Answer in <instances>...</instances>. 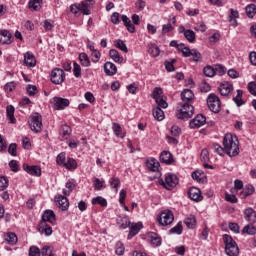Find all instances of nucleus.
Wrapping results in <instances>:
<instances>
[{"label": "nucleus", "mask_w": 256, "mask_h": 256, "mask_svg": "<svg viewBox=\"0 0 256 256\" xmlns=\"http://www.w3.org/2000/svg\"><path fill=\"white\" fill-rule=\"evenodd\" d=\"M109 184H110V187H112V189H115L117 193V191H119V187H121V180H119V178L117 177H112L109 180Z\"/></svg>", "instance_id": "37998d69"}, {"label": "nucleus", "mask_w": 256, "mask_h": 256, "mask_svg": "<svg viewBox=\"0 0 256 256\" xmlns=\"http://www.w3.org/2000/svg\"><path fill=\"white\" fill-rule=\"evenodd\" d=\"M55 221V212H53V210L44 211L41 223H51L52 225H55Z\"/></svg>", "instance_id": "2eb2a0df"}, {"label": "nucleus", "mask_w": 256, "mask_h": 256, "mask_svg": "<svg viewBox=\"0 0 256 256\" xmlns=\"http://www.w3.org/2000/svg\"><path fill=\"white\" fill-rule=\"evenodd\" d=\"M255 193V187L253 185H247L243 191L240 193L241 199H247L250 195Z\"/></svg>", "instance_id": "bb28decb"}, {"label": "nucleus", "mask_w": 256, "mask_h": 256, "mask_svg": "<svg viewBox=\"0 0 256 256\" xmlns=\"http://www.w3.org/2000/svg\"><path fill=\"white\" fill-rule=\"evenodd\" d=\"M244 218L250 224L256 223V212L253 210V208H247L244 210Z\"/></svg>", "instance_id": "aec40b11"}, {"label": "nucleus", "mask_w": 256, "mask_h": 256, "mask_svg": "<svg viewBox=\"0 0 256 256\" xmlns=\"http://www.w3.org/2000/svg\"><path fill=\"white\" fill-rule=\"evenodd\" d=\"M152 115L156 121H163L165 119V112L159 107L153 108Z\"/></svg>", "instance_id": "c756f323"}, {"label": "nucleus", "mask_w": 256, "mask_h": 256, "mask_svg": "<svg viewBox=\"0 0 256 256\" xmlns=\"http://www.w3.org/2000/svg\"><path fill=\"white\" fill-rule=\"evenodd\" d=\"M178 183H179V178H177V175L171 174V173L165 175V180L164 179L159 180V184L163 185L164 188L167 189L168 191H171V189H175Z\"/></svg>", "instance_id": "423d86ee"}, {"label": "nucleus", "mask_w": 256, "mask_h": 256, "mask_svg": "<svg viewBox=\"0 0 256 256\" xmlns=\"http://www.w3.org/2000/svg\"><path fill=\"white\" fill-rule=\"evenodd\" d=\"M121 19L125 27L127 28V31H129V33H135V25L131 23L129 17H127V15H122Z\"/></svg>", "instance_id": "cd10ccee"}, {"label": "nucleus", "mask_w": 256, "mask_h": 256, "mask_svg": "<svg viewBox=\"0 0 256 256\" xmlns=\"http://www.w3.org/2000/svg\"><path fill=\"white\" fill-rule=\"evenodd\" d=\"M64 167L69 169V171H75V169H77V161L73 158H68L67 162L64 164Z\"/></svg>", "instance_id": "79ce46f5"}, {"label": "nucleus", "mask_w": 256, "mask_h": 256, "mask_svg": "<svg viewBox=\"0 0 256 256\" xmlns=\"http://www.w3.org/2000/svg\"><path fill=\"white\" fill-rule=\"evenodd\" d=\"M24 63L27 67H35L37 65V60H35V55L31 52L24 54Z\"/></svg>", "instance_id": "412c9836"}, {"label": "nucleus", "mask_w": 256, "mask_h": 256, "mask_svg": "<svg viewBox=\"0 0 256 256\" xmlns=\"http://www.w3.org/2000/svg\"><path fill=\"white\" fill-rule=\"evenodd\" d=\"M41 3H43V0H29L28 9L30 11H39L41 9Z\"/></svg>", "instance_id": "473e14b6"}, {"label": "nucleus", "mask_w": 256, "mask_h": 256, "mask_svg": "<svg viewBox=\"0 0 256 256\" xmlns=\"http://www.w3.org/2000/svg\"><path fill=\"white\" fill-rule=\"evenodd\" d=\"M57 203H58V207L59 209H61V211H67V209H69V199H67V197L63 196V195H59L57 197Z\"/></svg>", "instance_id": "4be33fe9"}, {"label": "nucleus", "mask_w": 256, "mask_h": 256, "mask_svg": "<svg viewBox=\"0 0 256 256\" xmlns=\"http://www.w3.org/2000/svg\"><path fill=\"white\" fill-rule=\"evenodd\" d=\"M218 91L220 95H222L223 97H227V95H229L233 91V84L229 82H223L218 87Z\"/></svg>", "instance_id": "4468645a"}, {"label": "nucleus", "mask_w": 256, "mask_h": 256, "mask_svg": "<svg viewBox=\"0 0 256 256\" xmlns=\"http://www.w3.org/2000/svg\"><path fill=\"white\" fill-rule=\"evenodd\" d=\"M109 56L115 61V63H120V64L123 63V56L119 54V51L115 49H111L109 51Z\"/></svg>", "instance_id": "72a5a7b5"}, {"label": "nucleus", "mask_w": 256, "mask_h": 256, "mask_svg": "<svg viewBox=\"0 0 256 256\" xmlns=\"http://www.w3.org/2000/svg\"><path fill=\"white\" fill-rule=\"evenodd\" d=\"M13 36L11 35V32H9L8 30H1L0 31V43H2V45H11V43L13 42Z\"/></svg>", "instance_id": "dca6fc26"}, {"label": "nucleus", "mask_w": 256, "mask_h": 256, "mask_svg": "<svg viewBox=\"0 0 256 256\" xmlns=\"http://www.w3.org/2000/svg\"><path fill=\"white\" fill-rule=\"evenodd\" d=\"M149 239H150V243L151 245H153V247H160L161 245V238L159 237V234L155 233V232H150L148 234Z\"/></svg>", "instance_id": "a878e982"}, {"label": "nucleus", "mask_w": 256, "mask_h": 256, "mask_svg": "<svg viewBox=\"0 0 256 256\" xmlns=\"http://www.w3.org/2000/svg\"><path fill=\"white\" fill-rule=\"evenodd\" d=\"M9 187V179L5 176H0V191H5Z\"/></svg>", "instance_id": "864d4df0"}, {"label": "nucleus", "mask_w": 256, "mask_h": 256, "mask_svg": "<svg viewBox=\"0 0 256 256\" xmlns=\"http://www.w3.org/2000/svg\"><path fill=\"white\" fill-rule=\"evenodd\" d=\"M73 73H74V77H76L77 79L81 77V66L77 64V62L73 63Z\"/></svg>", "instance_id": "bf43d9fd"}, {"label": "nucleus", "mask_w": 256, "mask_h": 256, "mask_svg": "<svg viewBox=\"0 0 256 256\" xmlns=\"http://www.w3.org/2000/svg\"><path fill=\"white\" fill-rule=\"evenodd\" d=\"M183 57H191V53H193V50H190L189 47H186L185 44L181 43L179 46V50Z\"/></svg>", "instance_id": "de8ad7c7"}, {"label": "nucleus", "mask_w": 256, "mask_h": 256, "mask_svg": "<svg viewBox=\"0 0 256 256\" xmlns=\"http://www.w3.org/2000/svg\"><path fill=\"white\" fill-rule=\"evenodd\" d=\"M129 227L130 231L128 234V239H133V237H135V235H137L141 231V229H143V223H132Z\"/></svg>", "instance_id": "f3484780"}, {"label": "nucleus", "mask_w": 256, "mask_h": 256, "mask_svg": "<svg viewBox=\"0 0 256 256\" xmlns=\"http://www.w3.org/2000/svg\"><path fill=\"white\" fill-rule=\"evenodd\" d=\"M70 11L73 15H77L79 13H83V15H91V10H89V3L81 2L75 3L70 6Z\"/></svg>", "instance_id": "6e6552de"}, {"label": "nucleus", "mask_w": 256, "mask_h": 256, "mask_svg": "<svg viewBox=\"0 0 256 256\" xmlns=\"http://www.w3.org/2000/svg\"><path fill=\"white\" fill-rule=\"evenodd\" d=\"M162 95H163V89H162V88L157 87V88H155V89L153 90L152 97H153V99H155V101H156L157 99L163 98Z\"/></svg>", "instance_id": "4d7b16f0"}, {"label": "nucleus", "mask_w": 256, "mask_h": 256, "mask_svg": "<svg viewBox=\"0 0 256 256\" xmlns=\"http://www.w3.org/2000/svg\"><path fill=\"white\" fill-rule=\"evenodd\" d=\"M29 256H41V249L37 246H31L29 248Z\"/></svg>", "instance_id": "13d9d810"}, {"label": "nucleus", "mask_w": 256, "mask_h": 256, "mask_svg": "<svg viewBox=\"0 0 256 256\" xmlns=\"http://www.w3.org/2000/svg\"><path fill=\"white\" fill-rule=\"evenodd\" d=\"M156 220L161 227H167L175 221V216L171 210H164L157 216Z\"/></svg>", "instance_id": "39448f33"}, {"label": "nucleus", "mask_w": 256, "mask_h": 256, "mask_svg": "<svg viewBox=\"0 0 256 256\" xmlns=\"http://www.w3.org/2000/svg\"><path fill=\"white\" fill-rule=\"evenodd\" d=\"M203 73L206 77H215V68L212 66H206L203 69Z\"/></svg>", "instance_id": "603ef678"}, {"label": "nucleus", "mask_w": 256, "mask_h": 256, "mask_svg": "<svg viewBox=\"0 0 256 256\" xmlns=\"http://www.w3.org/2000/svg\"><path fill=\"white\" fill-rule=\"evenodd\" d=\"M50 79L54 85H61L65 81V71L61 68H54L51 71Z\"/></svg>", "instance_id": "1a4fd4ad"}, {"label": "nucleus", "mask_w": 256, "mask_h": 256, "mask_svg": "<svg viewBox=\"0 0 256 256\" xmlns=\"http://www.w3.org/2000/svg\"><path fill=\"white\" fill-rule=\"evenodd\" d=\"M79 59L82 67H91V60L89 59V56L87 53L82 52L79 54Z\"/></svg>", "instance_id": "c9c22d12"}, {"label": "nucleus", "mask_w": 256, "mask_h": 256, "mask_svg": "<svg viewBox=\"0 0 256 256\" xmlns=\"http://www.w3.org/2000/svg\"><path fill=\"white\" fill-rule=\"evenodd\" d=\"M23 169L29 175L33 177H41V167L39 166H29V164H23Z\"/></svg>", "instance_id": "ddd939ff"}, {"label": "nucleus", "mask_w": 256, "mask_h": 256, "mask_svg": "<svg viewBox=\"0 0 256 256\" xmlns=\"http://www.w3.org/2000/svg\"><path fill=\"white\" fill-rule=\"evenodd\" d=\"M223 147L229 157H237V155H239V139L235 135L231 133L225 134Z\"/></svg>", "instance_id": "f257e3e1"}, {"label": "nucleus", "mask_w": 256, "mask_h": 256, "mask_svg": "<svg viewBox=\"0 0 256 256\" xmlns=\"http://www.w3.org/2000/svg\"><path fill=\"white\" fill-rule=\"evenodd\" d=\"M195 108L193 105L189 103H184L181 109L176 110V117L177 119H182V121H187L193 117V113Z\"/></svg>", "instance_id": "7ed1b4c3"}, {"label": "nucleus", "mask_w": 256, "mask_h": 256, "mask_svg": "<svg viewBox=\"0 0 256 256\" xmlns=\"http://www.w3.org/2000/svg\"><path fill=\"white\" fill-rule=\"evenodd\" d=\"M5 241L8 243V245H17V234L13 233V232H8L5 235Z\"/></svg>", "instance_id": "f704fd0d"}, {"label": "nucleus", "mask_w": 256, "mask_h": 256, "mask_svg": "<svg viewBox=\"0 0 256 256\" xmlns=\"http://www.w3.org/2000/svg\"><path fill=\"white\" fill-rule=\"evenodd\" d=\"M42 256H55V250L52 246H43L40 252Z\"/></svg>", "instance_id": "a19ab883"}, {"label": "nucleus", "mask_w": 256, "mask_h": 256, "mask_svg": "<svg viewBox=\"0 0 256 256\" xmlns=\"http://www.w3.org/2000/svg\"><path fill=\"white\" fill-rule=\"evenodd\" d=\"M205 123H207V118L202 114H198L190 121L189 127L190 129H199V127H203Z\"/></svg>", "instance_id": "9d476101"}, {"label": "nucleus", "mask_w": 256, "mask_h": 256, "mask_svg": "<svg viewBox=\"0 0 256 256\" xmlns=\"http://www.w3.org/2000/svg\"><path fill=\"white\" fill-rule=\"evenodd\" d=\"M159 161H157V159H150L146 162V167L149 171H152L153 173L159 171Z\"/></svg>", "instance_id": "5701e85b"}, {"label": "nucleus", "mask_w": 256, "mask_h": 256, "mask_svg": "<svg viewBox=\"0 0 256 256\" xmlns=\"http://www.w3.org/2000/svg\"><path fill=\"white\" fill-rule=\"evenodd\" d=\"M104 73L109 77H113L117 73V66L113 62H106L104 64Z\"/></svg>", "instance_id": "a211bd4d"}, {"label": "nucleus", "mask_w": 256, "mask_h": 256, "mask_svg": "<svg viewBox=\"0 0 256 256\" xmlns=\"http://www.w3.org/2000/svg\"><path fill=\"white\" fill-rule=\"evenodd\" d=\"M92 205H101V207H107V200L101 196L92 199Z\"/></svg>", "instance_id": "09e8293b"}, {"label": "nucleus", "mask_w": 256, "mask_h": 256, "mask_svg": "<svg viewBox=\"0 0 256 256\" xmlns=\"http://www.w3.org/2000/svg\"><path fill=\"white\" fill-rule=\"evenodd\" d=\"M223 241L225 244V253L228 256H239V246L237 242L233 240V237L230 235H223Z\"/></svg>", "instance_id": "f03ea898"}, {"label": "nucleus", "mask_w": 256, "mask_h": 256, "mask_svg": "<svg viewBox=\"0 0 256 256\" xmlns=\"http://www.w3.org/2000/svg\"><path fill=\"white\" fill-rule=\"evenodd\" d=\"M160 161L162 163H165L166 165H171V163H173V154H171V152L168 151H163L160 154Z\"/></svg>", "instance_id": "b1692460"}, {"label": "nucleus", "mask_w": 256, "mask_h": 256, "mask_svg": "<svg viewBox=\"0 0 256 256\" xmlns=\"http://www.w3.org/2000/svg\"><path fill=\"white\" fill-rule=\"evenodd\" d=\"M8 165L13 173H17L19 171V162H17V160H11Z\"/></svg>", "instance_id": "680f3d73"}, {"label": "nucleus", "mask_w": 256, "mask_h": 256, "mask_svg": "<svg viewBox=\"0 0 256 256\" xmlns=\"http://www.w3.org/2000/svg\"><path fill=\"white\" fill-rule=\"evenodd\" d=\"M112 130L114 131V134L116 135V137H125V135H121V125L119 123H113L112 124Z\"/></svg>", "instance_id": "5fc2aeb1"}, {"label": "nucleus", "mask_w": 256, "mask_h": 256, "mask_svg": "<svg viewBox=\"0 0 256 256\" xmlns=\"http://www.w3.org/2000/svg\"><path fill=\"white\" fill-rule=\"evenodd\" d=\"M184 37L189 43H195L196 35L193 30H186L184 32Z\"/></svg>", "instance_id": "49530a36"}, {"label": "nucleus", "mask_w": 256, "mask_h": 256, "mask_svg": "<svg viewBox=\"0 0 256 256\" xmlns=\"http://www.w3.org/2000/svg\"><path fill=\"white\" fill-rule=\"evenodd\" d=\"M93 187L96 191H101V189H105V180L94 178Z\"/></svg>", "instance_id": "c03bdc74"}, {"label": "nucleus", "mask_w": 256, "mask_h": 256, "mask_svg": "<svg viewBox=\"0 0 256 256\" xmlns=\"http://www.w3.org/2000/svg\"><path fill=\"white\" fill-rule=\"evenodd\" d=\"M91 57L93 63H99V59H101V52H99V50H94L91 53Z\"/></svg>", "instance_id": "0e129e2a"}, {"label": "nucleus", "mask_w": 256, "mask_h": 256, "mask_svg": "<svg viewBox=\"0 0 256 256\" xmlns=\"http://www.w3.org/2000/svg\"><path fill=\"white\" fill-rule=\"evenodd\" d=\"M148 53L152 57H159V53H161V51L159 50V46H157V44L151 43L148 45Z\"/></svg>", "instance_id": "e433bc0d"}, {"label": "nucleus", "mask_w": 256, "mask_h": 256, "mask_svg": "<svg viewBox=\"0 0 256 256\" xmlns=\"http://www.w3.org/2000/svg\"><path fill=\"white\" fill-rule=\"evenodd\" d=\"M242 233H247V235H256V226L248 224L243 228Z\"/></svg>", "instance_id": "8fccbe9b"}, {"label": "nucleus", "mask_w": 256, "mask_h": 256, "mask_svg": "<svg viewBox=\"0 0 256 256\" xmlns=\"http://www.w3.org/2000/svg\"><path fill=\"white\" fill-rule=\"evenodd\" d=\"M184 224L188 229H195V225H197V219L193 215H190L189 217L184 219Z\"/></svg>", "instance_id": "4c0bfd02"}, {"label": "nucleus", "mask_w": 256, "mask_h": 256, "mask_svg": "<svg viewBox=\"0 0 256 256\" xmlns=\"http://www.w3.org/2000/svg\"><path fill=\"white\" fill-rule=\"evenodd\" d=\"M115 249V253L118 256H121L125 253V246L121 242L116 243Z\"/></svg>", "instance_id": "6e6d98bb"}, {"label": "nucleus", "mask_w": 256, "mask_h": 256, "mask_svg": "<svg viewBox=\"0 0 256 256\" xmlns=\"http://www.w3.org/2000/svg\"><path fill=\"white\" fill-rule=\"evenodd\" d=\"M117 223L120 229H127V227L131 225V220L129 219V216H123L118 218Z\"/></svg>", "instance_id": "c85d7f7f"}, {"label": "nucleus", "mask_w": 256, "mask_h": 256, "mask_svg": "<svg viewBox=\"0 0 256 256\" xmlns=\"http://www.w3.org/2000/svg\"><path fill=\"white\" fill-rule=\"evenodd\" d=\"M115 43L117 49H120V51H123L124 53H129V49L127 48V44H125V41L118 39Z\"/></svg>", "instance_id": "3c124183"}, {"label": "nucleus", "mask_w": 256, "mask_h": 256, "mask_svg": "<svg viewBox=\"0 0 256 256\" xmlns=\"http://www.w3.org/2000/svg\"><path fill=\"white\" fill-rule=\"evenodd\" d=\"M173 29H175V27L173 26V24H171V22H169L168 24H164L162 26V34L165 35L166 33H171Z\"/></svg>", "instance_id": "052dcab7"}, {"label": "nucleus", "mask_w": 256, "mask_h": 256, "mask_svg": "<svg viewBox=\"0 0 256 256\" xmlns=\"http://www.w3.org/2000/svg\"><path fill=\"white\" fill-rule=\"evenodd\" d=\"M6 113L10 123H17V119H15V107H13V105L7 106Z\"/></svg>", "instance_id": "7c9ffc66"}, {"label": "nucleus", "mask_w": 256, "mask_h": 256, "mask_svg": "<svg viewBox=\"0 0 256 256\" xmlns=\"http://www.w3.org/2000/svg\"><path fill=\"white\" fill-rule=\"evenodd\" d=\"M170 233H176L177 235H181L183 233V225L179 222L175 227L170 229Z\"/></svg>", "instance_id": "e2e57ef3"}, {"label": "nucleus", "mask_w": 256, "mask_h": 256, "mask_svg": "<svg viewBox=\"0 0 256 256\" xmlns=\"http://www.w3.org/2000/svg\"><path fill=\"white\" fill-rule=\"evenodd\" d=\"M233 101L236 103L237 107L245 105V101H243V90H237V95L233 97Z\"/></svg>", "instance_id": "58836bf2"}, {"label": "nucleus", "mask_w": 256, "mask_h": 256, "mask_svg": "<svg viewBox=\"0 0 256 256\" xmlns=\"http://www.w3.org/2000/svg\"><path fill=\"white\" fill-rule=\"evenodd\" d=\"M29 127L34 133H41L43 129V117L39 113H34L30 117Z\"/></svg>", "instance_id": "20e7f679"}, {"label": "nucleus", "mask_w": 256, "mask_h": 256, "mask_svg": "<svg viewBox=\"0 0 256 256\" xmlns=\"http://www.w3.org/2000/svg\"><path fill=\"white\" fill-rule=\"evenodd\" d=\"M246 15L250 19H253V17L256 15V5L255 4H249L245 7Z\"/></svg>", "instance_id": "ea45409f"}, {"label": "nucleus", "mask_w": 256, "mask_h": 256, "mask_svg": "<svg viewBox=\"0 0 256 256\" xmlns=\"http://www.w3.org/2000/svg\"><path fill=\"white\" fill-rule=\"evenodd\" d=\"M65 159H66V157H65V153L64 152H62V153H60L57 157H56V163H58V165H61L62 167H64L65 166Z\"/></svg>", "instance_id": "69168bd1"}, {"label": "nucleus", "mask_w": 256, "mask_h": 256, "mask_svg": "<svg viewBox=\"0 0 256 256\" xmlns=\"http://www.w3.org/2000/svg\"><path fill=\"white\" fill-rule=\"evenodd\" d=\"M191 56L195 62H199L202 59L201 52L197 51L196 49H192Z\"/></svg>", "instance_id": "338daca9"}, {"label": "nucleus", "mask_w": 256, "mask_h": 256, "mask_svg": "<svg viewBox=\"0 0 256 256\" xmlns=\"http://www.w3.org/2000/svg\"><path fill=\"white\" fill-rule=\"evenodd\" d=\"M237 19H239V11L231 8L229 22L232 24L233 27H237Z\"/></svg>", "instance_id": "2f4dec72"}, {"label": "nucleus", "mask_w": 256, "mask_h": 256, "mask_svg": "<svg viewBox=\"0 0 256 256\" xmlns=\"http://www.w3.org/2000/svg\"><path fill=\"white\" fill-rule=\"evenodd\" d=\"M248 91L251 95H254V97H256V83L255 82L248 83Z\"/></svg>", "instance_id": "774afa93"}, {"label": "nucleus", "mask_w": 256, "mask_h": 256, "mask_svg": "<svg viewBox=\"0 0 256 256\" xmlns=\"http://www.w3.org/2000/svg\"><path fill=\"white\" fill-rule=\"evenodd\" d=\"M207 105L212 113H219V111H221V99L215 94L208 96Z\"/></svg>", "instance_id": "0eeeda50"}, {"label": "nucleus", "mask_w": 256, "mask_h": 256, "mask_svg": "<svg viewBox=\"0 0 256 256\" xmlns=\"http://www.w3.org/2000/svg\"><path fill=\"white\" fill-rule=\"evenodd\" d=\"M65 187L66 189H63L64 195H71V193H73V190L75 189V183L69 180L68 182H66Z\"/></svg>", "instance_id": "a18cd8bd"}, {"label": "nucleus", "mask_w": 256, "mask_h": 256, "mask_svg": "<svg viewBox=\"0 0 256 256\" xmlns=\"http://www.w3.org/2000/svg\"><path fill=\"white\" fill-rule=\"evenodd\" d=\"M181 99L182 101H186V103H189V101H193V99H195V94L193 93V90L185 89L184 91H182Z\"/></svg>", "instance_id": "393cba45"}, {"label": "nucleus", "mask_w": 256, "mask_h": 256, "mask_svg": "<svg viewBox=\"0 0 256 256\" xmlns=\"http://www.w3.org/2000/svg\"><path fill=\"white\" fill-rule=\"evenodd\" d=\"M38 231L39 233H45L46 237H51V235H53V228L45 222H40Z\"/></svg>", "instance_id": "6ab92c4d"}, {"label": "nucleus", "mask_w": 256, "mask_h": 256, "mask_svg": "<svg viewBox=\"0 0 256 256\" xmlns=\"http://www.w3.org/2000/svg\"><path fill=\"white\" fill-rule=\"evenodd\" d=\"M188 196L192 201H196V203H199V201H203V195H201V190L197 187H192L188 191Z\"/></svg>", "instance_id": "9b49d317"}, {"label": "nucleus", "mask_w": 256, "mask_h": 256, "mask_svg": "<svg viewBox=\"0 0 256 256\" xmlns=\"http://www.w3.org/2000/svg\"><path fill=\"white\" fill-rule=\"evenodd\" d=\"M65 107H69V99L54 97V109H56V111H61L65 109Z\"/></svg>", "instance_id": "f8f14e48"}]
</instances>
